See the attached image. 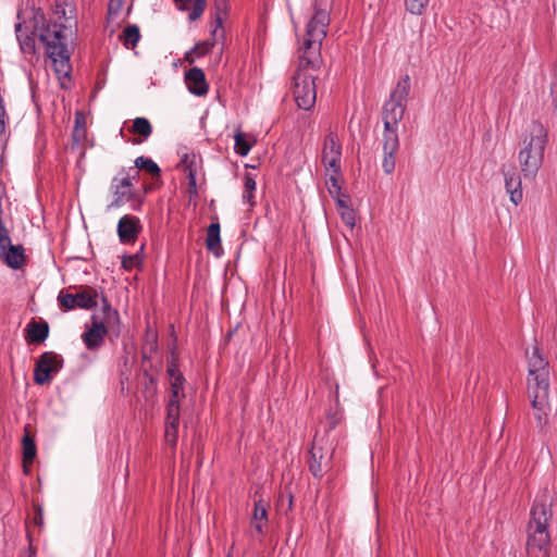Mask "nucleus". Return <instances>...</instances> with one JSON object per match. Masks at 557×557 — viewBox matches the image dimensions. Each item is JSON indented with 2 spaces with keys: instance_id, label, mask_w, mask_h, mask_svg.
Here are the masks:
<instances>
[{
  "instance_id": "1",
  "label": "nucleus",
  "mask_w": 557,
  "mask_h": 557,
  "mask_svg": "<svg viewBox=\"0 0 557 557\" xmlns=\"http://www.w3.org/2000/svg\"><path fill=\"white\" fill-rule=\"evenodd\" d=\"M330 14L325 10L315 9L306 25V32L298 38L297 71L292 78V92L299 109L309 111L317 101V75L322 63L321 47L327 34Z\"/></svg>"
},
{
  "instance_id": "2",
  "label": "nucleus",
  "mask_w": 557,
  "mask_h": 557,
  "mask_svg": "<svg viewBox=\"0 0 557 557\" xmlns=\"http://www.w3.org/2000/svg\"><path fill=\"white\" fill-rule=\"evenodd\" d=\"M16 38L23 53L36 54V38L42 44L47 58L59 77H69L74 50L73 32L62 23L47 22L45 15L36 13L32 21V32L27 33L21 23L15 25Z\"/></svg>"
},
{
  "instance_id": "3",
  "label": "nucleus",
  "mask_w": 557,
  "mask_h": 557,
  "mask_svg": "<svg viewBox=\"0 0 557 557\" xmlns=\"http://www.w3.org/2000/svg\"><path fill=\"white\" fill-rule=\"evenodd\" d=\"M410 91L408 75L398 81L383 108V160L382 168L386 174L393 173L396 165V153L399 149L398 126L404 117L407 98Z\"/></svg>"
},
{
  "instance_id": "4",
  "label": "nucleus",
  "mask_w": 557,
  "mask_h": 557,
  "mask_svg": "<svg viewBox=\"0 0 557 557\" xmlns=\"http://www.w3.org/2000/svg\"><path fill=\"white\" fill-rule=\"evenodd\" d=\"M553 517V496L547 488L535 497L527 525L525 552L528 557H549V521Z\"/></svg>"
},
{
  "instance_id": "5",
  "label": "nucleus",
  "mask_w": 557,
  "mask_h": 557,
  "mask_svg": "<svg viewBox=\"0 0 557 557\" xmlns=\"http://www.w3.org/2000/svg\"><path fill=\"white\" fill-rule=\"evenodd\" d=\"M548 143V132L544 125L533 121L523 136L518 161L527 180H534L543 165L544 153Z\"/></svg>"
},
{
  "instance_id": "6",
  "label": "nucleus",
  "mask_w": 557,
  "mask_h": 557,
  "mask_svg": "<svg viewBox=\"0 0 557 557\" xmlns=\"http://www.w3.org/2000/svg\"><path fill=\"white\" fill-rule=\"evenodd\" d=\"M334 448L324 437H314L308 460L309 470L317 479H321L332 469Z\"/></svg>"
},
{
  "instance_id": "7",
  "label": "nucleus",
  "mask_w": 557,
  "mask_h": 557,
  "mask_svg": "<svg viewBox=\"0 0 557 557\" xmlns=\"http://www.w3.org/2000/svg\"><path fill=\"white\" fill-rule=\"evenodd\" d=\"M528 360V389H549V363L541 355L537 346L533 347Z\"/></svg>"
},
{
  "instance_id": "8",
  "label": "nucleus",
  "mask_w": 557,
  "mask_h": 557,
  "mask_svg": "<svg viewBox=\"0 0 557 557\" xmlns=\"http://www.w3.org/2000/svg\"><path fill=\"white\" fill-rule=\"evenodd\" d=\"M98 293L95 288L85 286L78 293L71 294L62 289L58 295V302L64 310H73L75 308L92 309L97 306Z\"/></svg>"
},
{
  "instance_id": "9",
  "label": "nucleus",
  "mask_w": 557,
  "mask_h": 557,
  "mask_svg": "<svg viewBox=\"0 0 557 557\" xmlns=\"http://www.w3.org/2000/svg\"><path fill=\"white\" fill-rule=\"evenodd\" d=\"M63 367V358L53 351H46L40 355L34 369V381L38 385L50 383L53 375Z\"/></svg>"
},
{
  "instance_id": "10",
  "label": "nucleus",
  "mask_w": 557,
  "mask_h": 557,
  "mask_svg": "<svg viewBox=\"0 0 557 557\" xmlns=\"http://www.w3.org/2000/svg\"><path fill=\"white\" fill-rule=\"evenodd\" d=\"M342 144L337 134L330 131L323 140L321 161L325 172L341 173Z\"/></svg>"
},
{
  "instance_id": "11",
  "label": "nucleus",
  "mask_w": 557,
  "mask_h": 557,
  "mask_svg": "<svg viewBox=\"0 0 557 557\" xmlns=\"http://www.w3.org/2000/svg\"><path fill=\"white\" fill-rule=\"evenodd\" d=\"M531 397V405L533 409V417L536 421L537 428L541 430L548 422V414L550 412V405L548 401L549 389H528Z\"/></svg>"
},
{
  "instance_id": "12",
  "label": "nucleus",
  "mask_w": 557,
  "mask_h": 557,
  "mask_svg": "<svg viewBox=\"0 0 557 557\" xmlns=\"http://www.w3.org/2000/svg\"><path fill=\"white\" fill-rule=\"evenodd\" d=\"M108 331L109 326L99 320V315L92 314L91 326L86 325V331L82 334V341L88 350L96 351L102 347Z\"/></svg>"
},
{
  "instance_id": "13",
  "label": "nucleus",
  "mask_w": 557,
  "mask_h": 557,
  "mask_svg": "<svg viewBox=\"0 0 557 557\" xmlns=\"http://www.w3.org/2000/svg\"><path fill=\"white\" fill-rule=\"evenodd\" d=\"M133 178L134 176H132V174L128 172L123 176H116L113 178L112 189L114 194V199L110 203L109 208H119L133 199Z\"/></svg>"
},
{
  "instance_id": "14",
  "label": "nucleus",
  "mask_w": 557,
  "mask_h": 557,
  "mask_svg": "<svg viewBox=\"0 0 557 557\" xmlns=\"http://www.w3.org/2000/svg\"><path fill=\"white\" fill-rule=\"evenodd\" d=\"M141 231L139 218L125 214L117 223V235L122 244L134 243Z\"/></svg>"
},
{
  "instance_id": "15",
  "label": "nucleus",
  "mask_w": 557,
  "mask_h": 557,
  "mask_svg": "<svg viewBox=\"0 0 557 557\" xmlns=\"http://www.w3.org/2000/svg\"><path fill=\"white\" fill-rule=\"evenodd\" d=\"M0 261L12 270H20L26 264L25 249L22 245L12 243L0 250Z\"/></svg>"
},
{
  "instance_id": "16",
  "label": "nucleus",
  "mask_w": 557,
  "mask_h": 557,
  "mask_svg": "<svg viewBox=\"0 0 557 557\" xmlns=\"http://www.w3.org/2000/svg\"><path fill=\"white\" fill-rule=\"evenodd\" d=\"M505 188L509 194L510 201L518 206L522 202L523 191L521 186V176L516 168L504 171Z\"/></svg>"
},
{
  "instance_id": "17",
  "label": "nucleus",
  "mask_w": 557,
  "mask_h": 557,
  "mask_svg": "<svg viewBox=\"0 0 557 557\" xmlns=\"http://www.w3.org/2000/svg\"><path fill=\"white\" fill-rule=\"evenodd\" d=\"M185 83L189 92L201 97L208 94V83L203 71L199 67H191L185 73Z\"/></svg>"
},
{
  "instance_id": "18",
  "label": "nucleus",
  "mask_w": 557,
  "mask_h": 557,
  "mask_svg": "<svg viewBox=\"0 0 557 557\" xmlns=\"http://www.w3.org/2000/svg\"><path fill=\"white\" fill-rule=\"evenodd\" d=\"M268 503L262 498L258 499L253 504L252 517L250 525L253 532L258 535H263L264 528L268 523Z\"/></svg>"
},
{
  "instance_id": "19",
  "label": "nucleus",
  "mask_w": 557,
  "mask_h": 557,
  "mask_svg": "<svg viewBox=\"0 0 557 557\" xmlns=\"http://www.w3.org/2000/svg\"><path fill=\"white\" fill-rule=\"evenodd\" d=\"M170 376V397L169 400H176L181 403V399L185 397L184 394V383L185 377L178 371L174 363L170 364L166 370Z\"/></svg>"
},
{
  "instance_id": "20",
  "label": "nucleus",
  "mask_w": 557,
  "mask_h": 557,
  "mask_svg": "<svg viewBox=\"0 0 557 557\" xmlns=\"http://www.w3.org/2000/svg\"><path fill=\"white\" fill-rule=\"evenodd\" d=\"M102 317H99L103 324L116 332V335L121 332V319L117 310L113 309L106 297H102L101 307Z\"/></svg>"
},
{
  "instance_id": "21",
  "label": "nucleus",
  "mask_w": 557,
  "mask_h": 557,
  "mask_svg": "<svg viewBox=\"0 0 557 557\" xmlns=\"http://www.w3.org/2000/svg\"><path fill=\"white\" fill-rule=\"evenodd\" d=\"M129 132L139 136V138H134L132 140L134 145H139L150 137V135L152 134V126L148 119L136 117L133 121V125Z\"/></svg>"
},
{
  "instance_id": "22",
  "label": "nucleus",
  "mask_w": 557,
  "mask_h": 557,
  "mask_svg": "<svg viewBox=\"0 0 557 557\" xmlns=\"http://www.w3.org/2000/svg\"><path fill=\"white\" fill-rule=\"evenodd\" d=\"M182 166L183 171L188 178V187L190 194L197 193V182H196V175H197V164H196V156H189L185 154L182 159Z\"/></svg>"
},
{
  "instance_id": "23",
  "label": "nucleus",
  "mask_w": 557,
  "mask_h": 557,
  "mask_svg": "<svg viewBox=\"0 0 557 557\" xmlns=\"http://www.w3.org/2000/svg\"><path fill=\"white\" fill-rule=\"evenodd\" d=\"M27 337L30 343L41 344L49 336V325L47 322L32 321L27 324Z\"/></svg>"
},
{
  "instance_id": "24",
  "label": "nucleus",
  "mask_w": 557,
  "mask_h": 557,
  "mask_svg": "<svg viewBox=\"0 0 557 557\" xmlns=\"http://www.w3.org/2000/svg\"><path fill=\"white\" fill-rule=\"evenodd\" d=\"M206 247L209 251L213 252L216 257L221 256V237L220 224L218 222L211 223L207 230Z\"/></svg>"
},
{
  "instance_id": "25",
  "label": "nucleus",
  "mask_w": 557,
  "mask_h": 557,
  "mask_svg": "<svg viewBox=\"0 0 557 557\" xmlns=\"http://www.w3.org/2000/svg\"><path fill=\"white\" fill-rule=\"evenodd\" d=\"M214 45V38L199 41L189 51L185 53L184 60L188 63H194L197 58L209 54L213 49Z\"/></svg>"
},
{
  "instance_id": "26",
  "label": "nucleus",
  "mask_w": 557,
  "mask_h": 557,
  "mask_svg": "<svg viewBox=\"0 0 557 557\" xmlns=\"http://www.w3.org/2000/svg\"><path fill=\"white\" fill-rule=\"evenodd\" d=\"M138 170H144L152 176H160L161 174L159 165L152 159L144 156L136 158L135 168H131L128 173L135 178L138 177Z\"/></svg>"
},
{
  "instance_id": "27",
  "label": "nucleus",
  "mask_w": 557,
  "mask_h": 557,
  "mask_svg": "<svg viewBox=\"0 0 557 557\" xmlns=\"http://www.w3.org/2000/svg\"><path fill=\"white\" fill-rule=\"evenodd\" d=\"M140 39L139 27L135 24L127 25L121 35V40L126 48L136 47L137 42Z\"/></svg>"
},
{
  "instance_id": "28",
  "label": "nucleus",
  "mask_w": 557,
  "mask_h": 557,
  "mask_svg": "<svg viewBox=\"0 0 557 557\" xmlns=\"http://www.w3.org/2000/svg\"><path fill=\"white\" fill-rule=\"evenodd\" d=\"M214 9H215V13H214V23H215V26L211 33L212 36H215L216 35V32L218 29L222 28L223 26V20L226 17L227 15V11H228V5L226 3L225 0H216L215 1V5H214Z\"/></svg>"
},
{
  "instance_id": "29",
  "label": "nucleus",
  "mask_w": 557,
  "mask_h": 557,
  "mask_svg": "<svg viewBox=\"0 0 557 557\" xmlns=\"http://www.w3.org/2000/svg\"><path fill=\"white\" fill-rule=\"evenodd\" d=\"M234 140H235V144H234L235 152L237 154L242 156V157L247 156L249 153L250 149H251V145L246 139V134H244L243 132L238 131L234 135Z\"/></svg>"
},
{
  "instance_id": "30",
  "label": "nucleus",
  "mask_w": 557,
  "mask_h": 557,
  "mask_svg": "<svg viewBox=\"0 0 557 557\" xmlns=\"http://www.w3.org/2000/svg\"><path fill=\"white\" fill-rule=\"evenodd\" d=\"M36 456V445L28 433L23 437V459L24 462H33Z\"/></svg>"
},
{
  "instance_id": "31",
  "label": "nucleus",
  "mask_w": 557,
  "mask_h": 557,
  "mask_svg": "<svg viewBox=\"0 0 557 557\" xmlns=\"http://www.w3.org/2000/svg\"><path fill=\"white\" fill-rule=\"evenodd\" d=\"M181 406L180 401L168 400L166 404V423H180Z\"/></svg>"
},
{
  "instance_id": "32",
  "label": "nucleus",
  "mask_w": 557,
  "mask_h": 557,
  "mask_svg": "<svg viewBox=\"0 0 557 557\" xmlns=\"http://www.w3.org/2000/svg\"><path fill=\"white\" fill-rule=\"evenodd\" d=\"M326 175L329 176V178L326 180V186L330 195L334 197L343 193L339 185L341 173L326 172Z\"/></svg>"
},
{
  "instance_id": "33",
  "label": "nucleus",
  "mask_w": 557,
  "mask_h": 557,
  "mask_svg": "<svg viewBox=\"0 0 557 557\" xmlns=\"http://www.w3.org/2000/svg\"><path fill=\"white\" fill-rule=\"evenodd\" d=\"M430 0H405V7L411 14L421 15L424 13Z\"/></svg>"
},
{
  "instance_id": "34",
  "label": "nucleus",
  "mask_w": 557,
  "mask_h": 557,
  "mask_svg": "<svg viewBox=\"0 0 557 557\" xmlns=\"http://www.w3.org/2000/svg\"><path fill=\"white\" fill-rule=\"evenodd\" d=\"M178 438V423H166L165 422V432L164 440L166 444L172 447H175Z\"/></svg>"
},
{
  "instance_id": "35",
  "label": "nucleus",
  "mask_w": 557,
  "mask_h": 557,
  "mask_svg": "<svg viewBox=\"0 0 557 557\" xmlns=\"http://www.w3.org/2000/svg\"><path fill=\"white\" fill-rule=\"evenodd\" d=\"M86 133V121L85 116L82 112L77 111L75 113V127L73 136L76 140H79L82 137L85 136Z\"/></svg>"
},
{
  "instance_id": "36",
  "label": "nucleus",
  "mask_w": 557,
  "mask_h": 557,
  "mask_svg": "<svg viewBox=\"0 0 557 557\" xmlns=\"http://www.w3.org/2000/svg\"><path fill=\"white\" fill-rule=\"evenodd\" d=\"M143 257L139 253H134L129 256H124L122 259V267L126 271H132L134 268H137L141 264Z\"/></svg>"
},
{
  "instance_id": "37",
  "label": "nucleus",
  "mask_w": 557,
  "mask_h": 557,
  "mask_svg": "<svg viewBox=\"0 0 557 557\" xmlns=\"http://www.w3.org/2000/svg\"><path fill=\"white\" fill-rule=\"evenodd\" d=\"M206 5H207V1L206 0H195L193 9H191V11H190V13L188 15V18L190 21L198 20L202 15V13H203V11L206 9Z\"/></svg>"
},
{
  "instance_id": "38",
  "label": "nucleus",
  "mask_w": 557,
  "mask_h": 557,
  "mask_svg": "<svg viewBox=\"0 0 557 557\" xmlns=\"http://www.w3.org/2000/svg\"><path fill=\"white\" fill-rule=\"evenodd\" d=\"M74 12V8L66 2V0H57L55 3V14L61 17H66V14H72Z\"/></svg>"
},
{
  "instance_id": "39",
  "label": "nucleus",
  "mask_w": 557,
  "mask_h": 557,
  "mask_svg": "<svg viewBox=\"0 0 557 557\" xmlns=\"http://www.w3.org/2000/svg\"><path fill=\"white\" fill-rule=\"evenodd\" d=\"M341 219L345 225L352 228L356 224V214L354 209L346 208L345 210L339 211Z\"/></svg>"
},
{
  "instance_id": "40",
  "label": "nucleus",
  "mask_w": 557,
  "mask_h": 557,
  "mask_svg": "<svg viewBox=\"0 0 557 557\" xmlns=\"http://www.w3.org/2000/svg\"><path fill=\"white\" fill-rule=\"evenodd\" d=\"M124 5V0H109L108 14L111 16H117Z\"/></svg>"
},
{
  "instance_id": "41",
  "label": "nucleus",
  "mask_w": 557,
  "mask_h": 557,
  "mask_svg": "<svg viewBox=\"0 0 557 557\" xmlns=\"http://www.w3.org/2000/svg\"><path fill=\"white\" fill-rule=\"evenodd\" d=\"M333 198L336 200L339 211L345 210L346 208H350L349 207V197L346 194L341 193V194L334 196Z\"/></svg>"
},
{
  "instance_id": "42",
  "label": "nucleus",
  "mask_w": 557,
  "mask_h": 557,
  "mask_svg": "<svg viewBox=\"0 0 557 557\" xmlns=\"http://www.w3.org/2000/svg\"><path fill=\"white\" fill-rule=\"evenodd\" d=\"M33 521L35 524H37L39 527L42 525V523H44L42 508L39 505L35 506V513H34Z\"/></svg>"
},
{
  "instance_id": "43",
  "label": "nucleus",
  "mask_w": 557,
  "mask_h": 557,
  "mask_svg": "<svg viewBox=\"0 0 557 557\" xmlns=\"http://www.w3.org/2000/svg\"><path fill=\"white\" fill-rule=\"evenodd\" d=\"M244 189H247L248 191H255L256 189V181L249 174L245 176Z\"/></svg>"
},
{
  "instance_id": "44",
  "label": "nucleus",
  "mask_w": 557,
  "mask_h": 557,
  "mask_svg": "<svg viewBox=\"0 0 557 557\" xmlns=\"http://www.w3.org/2000/svg\"><path fill=\"white\" fill-rule=\"evenodd\" d=\"M550 90H552V96H553V103H554L555 108L557 109V82L552 83Z\"/></svg>"
},
{
  "instance_id": "45",
  "label": "nucleus",
  "mask_w": 557,
  "mask_h": 557,
  "mask_svg": "<svg viewBox=\"0 0 557 557\" xmlns=\"http://www.w3.org/2000/svg\"><path fill=\"white\" fill-rule=\"evenodd\" d=\"M252 198H253V191H248L247 189H244L243 200L246 202H250Z\"/></svg>"
},
{
  "instance_id": "46",
  "label": "nucleus",
  "mask_w": 557,
  "mask_h": 557,
  "mask_svg": "<svg viewBox=\"0 0 557 557\" xmlns=\"http://www.w3.org/2000/svg\"><path fill=\"white\" fill-rule=\"evenodd\" d=\"M180 9H185L193 0H174Z\"/></svg>"
},
{
  "instance_id": "47",
  "label": "nucleus",
  "mask_w": 557,
  "mask_h": 557,
  "mask_svg": "<svg viewBox=\"0 0 557 557\" xmlns=\"http://www.w3.org/2000/svg\"><path fill=\"white\" fill-rule=\"evenodd\" d=\"M26 557H35L34 553L29 549L27 553H26Z\"/></svg>"
},
{
  "instance_id": "48",
  "label": "nucleus",
  "mask_w": 557,
  "mask_h": 557,
  "mask_svg": "<svg viewBox=\"0 0 557 557\" xmlns=\"http://www.w3.org/2000/svg\"><path fill=\"white\" fill-rule=\"evenodd\" d=\"M554 82H557V67H556V79Z\"/></svg>"
}]
</instances>
